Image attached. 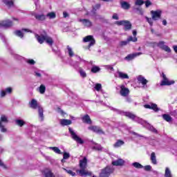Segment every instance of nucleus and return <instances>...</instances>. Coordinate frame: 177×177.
Masks as SVG:
<instances>
[{
    "mask_svg": "<svg viewBox=\"0 0 177 177\" xmlns=\"http://www.w3.org/2000/svg\"><path fill=\"white\" fill-rule=\"evenodd\" d=\"M124 115L126 117H128V118H130V120L135 121V122L140 124V125H142L144 128L149 129V131H151V132H153V133H157V129H156V128L151 126V124H150V123L147 122L146 120H143V119L136 116L135 114L131 112H124Z\"/></svg>",
    "mask_w": 177,
    "mask_h": 177,
    "instance_id": "1",
    "label": "nucleus"
},
{
    "mask_svg": "<svg viewBox=\"0 0 177 177\" xmlns=\"http://www.w3.org/2000/svg\"><path fill=\"white\" fill-rule=\"evenodd\" d=\"M66 53L68 55L69 57H75V59H71V61H69V64H71V66L74 67V68H78L80 63H84V64L85 63H86V61H85V59H82L81 57L76 55L74 53V50H73V48H71V46H66Z\"/></svg>",
    "mask_w": 177,
    "mask_h": 177,
    "instance_id": "2",
    "label": "nucleus"
},
{
    "mask_svg": "<svg viewBox=\"0 0 177 177\" xmlns=\"http://www.w3.org/2000/svg\"><path fill=\"white\" fill-rule=\"evenodd\" d=\"M39 34L40 35L35 34V38L39 44H42L46 42L47 45H49V46H52L53 45V39L46 34V31L41 30L39 31Z\"/></svg>",
    "mask_w": 177,
    "mask_h": 177,
    "instance_id": "3",
    "label": "nucleus"
},
{
    "mask_svg": "<svg viewBox=\"0 0 177 177\" xmlns=\"http://www.w3.org/2000/svg\"><path fill=\"white\" fill-rule=\"evenodd\" d=\"M79 167L80 169L77 170V172L79 173L80 176H92V172L86 170V167H88V159L86 157L80 160Z\"/></svg>",
    "mask_w": 177,
    "mask_h": 177,
    "instance_id": "4",
    "label": "nucleus"
},
{
    "mask_svg": "<svg viewBox=\"0 0 177 177\" xmlns=\"http://www.w3.org/2000/svg\"><path fill=\"white\" fill-rule=\"evenodd\" d=\"M162 13V11H161V10H151V17L152 18H149L147 17H145V19L147 21V23H149V26L151 27H153V20H154L155 21L157 20H160V19H161V15Z\"/></svg>",
    "mask_w": 177,
    "mask_h": 177,
    "instance_id": "5",
    "label": "nucleus"
},
{
    "mask_svg": "<svg viewBox=\"0 0 177 177\" xmlns=\"http://www.w3.org/2000/svg\"><path fill=\"white\" fill-rule=\"evenodd\" d=\"M30 107L31 109H33L34 110L38 109L39 113V118L40 121H44V108L41 107L39 104H38V102H37L36 100L32 99L30 102Z\"/></svg>",
    "mask_w": 177,
    "mask_h": 177,
    "instance_id": "6",
    "label": "nucleus"
},
{
    "mask_svg": "<svg viewBox=\"0 0 177 177\" xmlns=\"http://www.w3.org/2000/svg\"><path fill=\"white\" fill-rule=\"evenodd\" d=\"M68 131L72 139L75 140V142H76L79 145H84V141L82 140V139L80 138V136H78L76 133L74 132V130L71 127L68 128Z\"/></svg>",
    "mask_w": 177,
    "mask_h": 177,
    "instance_id": "7",
    "label": "nucleus"
},
{
    "mask_svg": "<svg viewBox=\"0 0 177 177\" xmlns=\"http://www.w3.org/2000/svg\"><path fill=\"white\" fill-rule=\"evenodd\" d=\"M114 172V169L110 167H106L105 169H102L100 174V177H109L111 174Z\"/></svg>",
    "mask_w": 177,
    "mask_h": 177,
    "instance_id": "8",
    "label": "nucleus"
},
{
    "mask_svg": "<svg viewBox=\"0 0 177 177\" xmlns=\"http://www.w3.org/2000/svg\"><path fill=\"white\" fill-rule=\"evenodd\" d=\"M83 42H90L88 46V49L91 46H93V45L96 44V41L95 40V38H93V35H88L83 38Z\"/></svg>",
    "mask_w": 177,
    "mask_h": 177,
    "instance_id": "9",
    "label": "nucleus"
},
{
    "mask_svg": "<svg viewBox=\"0 0 177 177\" xmlns=\"http://www.w3.org/2000/svg\"><path fill=\"white\" fill-rule=\"evenodd\" d=\"M162 77L163 80H162V82L160 83L161 86L174 85V84H175V81L169 80L168 78H167V76L165 75V74L162 73Z\"/></svg>",
    "mask_w": 177,
    "mask_h": 177,
    "instance_id": "10",
    "label": "nucleus"
},
{
    "mask_svg": "<svg viewBox=\"0 0 177 177\" xmlns=\"http://www.w3.org/2000/svg\"><path fill=\"white\" fill-rule=\"evenodd\" d=\"M88 129L89 131H92L95 133H97L98 135H104V131L99 126H90Z\"/></svg>",
    "mask_w": 177,
    "mask_h": 177,
    "instance_id": "11",
    "label": "nucleus"
},
{
    "mask_svg": "<svg viewBox=\"0 0 177 177\" xmlns=\"http://www.w3.org/2000/svg\"><path fill=\"white\" fill-rule=\"evenodd\" d=\"M114 76L115 78H120V80H129L128 74L118 70L114 73Z\"/></svg>",
    "mask_w": 177,
    "mask_h": 177,
    "instance_id": "12",
    "label": "nucleus"
},
{
    "mask_svg": "<svg viewBox=\"0 0 177 177\" xmlns=\"http://www.w3.org/2000/svg\"><path fill=\"white\" fill-rule=\"evenodd\" d=\"M2 122L8 123V117H6L5 115H1V118H0V129H1V132L5 133L8 130L6 129V128H5V127L3 126Z\"/></svg>",
    "mask_w": 177,
    "mask_h": 177,
    "instance_id": "13",
    "label": "nucleus"
},
{
    "mask_svg": "<svg viewBox=\"0 0 177 177\" xmlns=\"http://www.w3.org/2000/svg\"><path fill=\"white\" fill-rule=\"evenodd\" d=\"M138 84H142L143 89H147V83L149 81L145 78L142 75H139L137 77Z\"/></svg>",
    "mask_w": 177,
    "mask_h": 177,
    "instance_id": "14",
    "label": "nucleus"
},
{
    "mask_svg": "<svg viewBox=\"0 0 177 177\" xmlns=\"http://www.w3.org/2000/svg\"><path fill=\"white\" fill-rule=\"evenodd\" d=\"M31 15L32 16H34V17L36 19V20H38V21H45V20H46V15L44 14H38L32 12H31Z\"/></svg>",
    "mask_w": 177,
    "mask_h": 177,
    "instance_id": "15",
    "label": "nucleus"
},
{
    "mask_svg": "<svg viewBox=\"0 0 177 177\" xmlns=\"http://www.w3.org/2000/svg\"><path fill=\"white\" fill-rule=\"evenodd\" d=\"M120 94L121 95V96H123L124 97H127V96L129 95V88L125 87V85L124 84H122L121 86H120Z\"/></svg>",
    "mask_w": 177,
    "mask_h": 177,
    "instance_id": "16",
    "label": "nucleus"
},
{
    "mask_svg": "<svg viewBox=\"0 0 177 177\" xmlns=\"http://www.w3.org/2000/svg\"><path fill=\"white\" fill-rule=\"evenodd\" d=\"M13 92V88L12 87H8L4 90L0 91V97H5L7 95H10Z\"/></svg>",
    "mask_w": 177,
    "mask_h": 177,
    "instance_id": "17",
    "label": "nucleus"
},
{
    "mask_svg": "<svg viewBox=\"0 0 177 177\" xmlns=\"http://www.w3.org/2000/svg\"><path fill=\"white\" fill-rule=\"evenodd\" d=\"M13 26V22L10 19H7L5 21H1L0 22V27H4V28H9Z\"/></svg>",
    "mask_w": 177,
    "mask_h": 177,
    "instance_id": "18",
    "label": "nucleus"
},
{
    "mask_svg": "<svg viewBox=\"0 0 177 177\" xmlns=\"http://www.w3.org/2000/svg\"><path fill=\"white\" fill-rule=\"evenodd\" d=\"M144 107L145 109H149L151 110H153L155 113L160 111V108H158V106L156 104L151 103V104H145L144 105Z\"/></svg>",
    "mask_w": 177,
    "mask_h": 177,
    "instance_id": "19",
    "label": "nucleus"
},
{
    "mask_svg": "<svg viewBox=\"0 0 177 177\" xmlns=\"http://www.w3.org/2000/svg\"><path fill=\"white\" fill-rule=\"evenodd\" d=\"M140 55H143V53L140 52L129 54L124 58V60H127V62H131V60H133L135 57H138V56H140Z\"/></svg>",
    "mask_w": 177,
    "mask_h": 177,
    "instance_id": "20",
    "label": "nucleus"
},
{
    "mask_svg": "<svg viewBox=\"0 0 177 177\" xmlns=\"http://www.w3.org/2000/svg\"><path fill=\"white\" fill-rule=\"evenodd\" d=\"M28 29H22L21 30H15L14 32L15 35H17V37H19V38H23L24 37V34L23 32H28Z\"/></svg>",
    "mask_w": 177,
    "mask_h": 177,
    "instance_id": "21",
    "label": "nucleus"
},
{
    "mask_svg": "<svg viewBox=\"0 0 177 177\" xmlns=\"http://www.w3.org/2000/svg\"><path fill=\"white\" fill-rule=\"evenodd\" d=\"M43 175L44 177H56V176H55V174L52 172V170L49 169H45L43 171Z\"/></svg>",
    "mask_w": 177,
    "mask_h": 177,
    "instance_id": "22",
    "label": "nucleus"
},
{
    "mask_svg": "<svg viewBox=\"0 0 177 177\" xmlns=\"http://www.w3.org/2000/svg\"><path fill=\"white\" fill-rule=\"evenodd\" d=\"M125 145V142L122 140H117L116 142L113 145L114 149H120L122 146Z\"/></svg>",
    "mask_w": 177,
    "mask_h": 177,
    "instance_id": "23",
    "label": "nucleus"
},
{
    "mask_svg": "<svg viewBox=\"0 0 177 177\" xmlns=\"http://www.w3.org/2000/svg\"><path fill=\"white\" fill-rule=\"evenodd\" d=\"M125 164V160L119 158L116 160L112 162V165H115V167H121Z\"/></svg>",
    "mask_w": 177,
    "mask_h": 177,
    "instance_id": "24",
    "label": "nucleus"
},
{
    "mask_svg": "<svg viewBox=\"0 0 177 177\" xmlns=\"http://www.w3.org/2000/svg\"><path fill=\"white\" fill-rule=\"evenodd\" d=\"M82 122H84V124H92V120H91V117L88 114L82 116Z\"/></svg>",
    "mask_w": 177,
    "mask_h": 177,
    "instance_id": "25",
    "label": "nucleus"
},
{
    "mask_svg": "<svg viewBox=\"0 0 177 177\" xmlns=\"http://www.w3.org/2000/svg\"><path fill=\"white\" fill-rule=\"evenodd\" d=\"M59 124L60 125H62V127H66L67 125H71V124H73V122L67 119H61L59 120Z\"/></svg>",
    "mask_w": 177,
    "mask_h": 177,
    "instance_id": "26",
    "label": "nucleus"
},
{
    "mask_svg": "<svg viewBox=\"0 0 177 177\" xmlns=\"http://www.w3.org/2000/svg\"><path fill=\"white\" fill-rule=\"evenodd\" d=\"M120 6L124 10H128L131 8V4L125 1H122L120 2Z\"/></svg>",
    "mask_w": 177,
    "mask_h": 177,
    "instance_id": "27",
    "label": "nucleus"
},
{
    "mask_svg": "<svg viewBox=\"0 0 177 177\" xmlns=\"http://www.w3.org/2000/svg\"><path fill=\"white\" fill-rule=\"evenodd\" d=\"M89 64H91V73H93L94 74H96V73H99L100 71V68L99 66L93 65V61H91L89 62Z\"/></svg>",
    "mask_w": 177,
    "mask_h": 177,
    "instance_id": "28",
    "label": "nucleus"
},
{
    "mask_svg": "<svg viewBox=\"0 0 177 177\" xmlns=\"http://www.w3.org/2000/svg\"><path fill=\"white\" fill-rule=\"evenodd\" d=\"M77 69H78V73L80 74V77H82V78H86V72H85L82 68L78 66L76 70Z\"/></svg>",
    "mask_w": 177,
    "mask_h": 177,
    "instance_id": "29",
    "label": "nucleus"
},
{
    "mask_svg": "<svg viewBox=\"0 0 177 177\" xmlns=\"http://www.w3.org/2000/svg\"><path fill=\"white\" fill-rule=\"evenodd\" d=\"M123 26H124L125 31H128L129 30H131V28H132V24H131V22H129V21H124Z\"/></svg>",
    "mask_w": 177,
    "mask_h": 177,
    "instance_id": "30",
    "label": "nucleus"
},
{
    "mask_svg": "<svg viewBox=\"0 0 177 177\" xmlns=\"http://www.w3.org/2000/svg\"><path fill=\"white\" fill-rule=\"evenodd\" d=\"M80 21L85 26V27H91L92 22L89 19H80Z\"/></svg>",
    "mask_w": 177,
    "mask_h": 177,
    "instance_id": "31",
    "label": "nucleus"
},
{
    "mask_svg": "<svg viewBox=\"0 0 177 177\" xmlns=\"http://www.w3.org/2000/svg\"><path fill=\"white\" fill-rule=\"evenodd\" d=\"M150 160L153 165H157V157L156 156V153L152 152L151 153Z\"/></svg>",
    "mask_w": 177,
    "mask_h": 177,
    "instance_id": "32",
    "label": "nucleus"
},
{
    "mask_svg": "<svg viewBox=\"0 0 177 177\" xmlns=\"http://www.w3.org/2000/svg\"><path fill=\"white\" fill-rule=\"evenodd\" d=\"M3 2L8 8H12L14 6L13 0H3Z\"/></svg>",
    "mask_w": 177,
    "mask_h": 177,
    "instance_id": "33",
    "label": "nucleus"
},
{
    "mask_svg": "<svg viewBox=\"0 0 177 177\" xmlns=\"http://www.w3.org/2000/svg\"><path fill=\"white\" fill-rule=\"evenodd\" d=\"M162 117L163 120H165V121H167V122H171L172 121V118L168 114H163Z\"/></svg>",
    "mask_w": 177,
    "mask_h": 177,
    "instance_id": "34",
    "label": "nucleus"
},
{
    "mask_svg": "<svg viewBox=\"0 0 177 177\" xmlns=\"http://www.w3.org/2000/svg\"><path fill=\"white\" fill-rule=\"evenodd\" d=\"M50 150H53V151H55L57 154H62V151L59 149L57 147H50Z\"/></svg>",
    "mask_w": 177,
    "mask_h": 177,
    "instance_id": "35",
    "label": "nucleus"
},
{
    "mask_svg": "<svg viewBox=\"0 0 177 177\" xmlns=\"http://www.w3.org/2000/svg\"><path fill=\"white\" fill-rule=\"evenodd\" d=\"M35 76L37 78H41L42 77V74H44V71L41 70H37L34 72Z\"/></svg>",
    "mask_w": 177,
    "mask_h": 177,
    "instance_id": "36",
    "label": "nucleus"
},
{
    "mask_svg": "<svg viewBox=\"0 0 177 177\" xmlns=\"http://www.w3.org/2000/svg\"><path fill=\"white\" fill-rule=\"evenodd\" d=\"M15 123L18 127H23L24 125H26V122L23 120H16Z\"/></svg>",
    "mask_w": 177,
    "mask_h": 177,
    "instance_id": "37",
    "label": "nucleus"
},
{
    "mask_svg": "<svg viewBox=\"0 0 177 177\" xmlns=\"http://www.w3.org/2000/svg\"><path fill=\"white\" fill-rule=\"evenodd\" d=\"M132 165L134 167V168H137L138 169H142V168H143V165L138 162L132 163Z\"/></svg>",
    "mask_w": 177,
    "mask_h": 177,
    "instance_id": "38",
    "label": "nucleus"
},
{
    "mask_svg": "<svg viewBox=\"0 0 177 177\" xmlns=\"http://www.w3.org/2000/svg\"><path fill=\"white\" fill-rule=\"evenodd\" d=\"M165 177H172V174H171V170L168 167H166V169H165Z\"/></svg>",
    "mask_w": 177,
    "mask_h": 177,
    "instance_id": "39",
    "label": "nucleus"
},
{
    "mask_svg": "<svg viewBox=\"0 0 177 177\" xmlns=\"http://www.w3.org/2000/svg\"><path fill=\"white\" fill-rule=\"evenodd\" d=\"M46 17H48V19H55L56 13H55L54 12H51L48 13Z\"/></svg>",
    "mask_w": 177,
    "mask_h": 177,
    "instance_id": "40",
    "label": "nucleus"
},
{
    "mask_svg": "<svg viewBox=\"0 0 177 177\" xmlns=\"http://www.w3.org/2000/svg\"><path fill=\"white\" fill-rule=\"evenodd\" d=\"M138 41V38L136 37H132V36H129L128 38H127V41H129V42H136Z\"/></svg>",
    "mask_w": 177,
    "mask_h": 177,
    "instance_id": "41",
    "label": "nucleus"
},
{
    "mask_svg": "<svg viewBox=\"0 0 177 177\" xmlns=\"http://www.w3.org/2000/svg\"><path fill=\"white\" fill-rule=\"evenodd\" d=\"M64 171H65L67 174L69 175H71V176H75L76 174L75 172L73 171L72 170L67 169L66 168H63Z\"/></svg>",
    "mask_w": 177,
    "mask_h": 177,
    "instance_id": "42",
    "label": "nucleus"
},
{
    "mask_svg": "<svg viewBox=\"0 0 177 177\" xmlns=\"http://www.w3.org/2000/svg\"><path fill=\"white\" fill-rule=\"evenodd\" d=\"M39 91L40 93L44 94V93H45V91H46V87H45V85L41 84L39 86Z\"/></svg>",
    "mask_w": 177,
    "mask_h": 177,
    "instance_id": "43",
    "label": "nucleus"
},
{
    "mask_svg": "<svg viewBox=\"0 0 177 177\" xmlns=\"http://www.w3.org/2000/svg\"><path fill=\"white\" fill-rule=\"evenodd\" d=\"M129 133H131V135H133V136H135V138H145L143 136L135 132V131H129Z\"/></svg>",
    "mask_w": 177,
    "mask_h": 177,
    "instance_id": "44",
    "label": "nucleus"
},
{
    "mask_svg": "<svg viewBox=\"0 0 177 177\" xmlns=\"http://www.w3.org/2000/svg\"><path fill=\"white\" fill-rule=\"evenodd\" d=\"M93 149L94 150H97L98 151H100L102 150L103 148L102 147V145L96 144L94 147H93Z\"/></svg>",
    "mask_w": 177,
    "mask_h": 177,
    "instance_id": "45",
    "label": "nucleus"
},
{
    "mask_svg": "<svg viewBox=\"0 0 177 177\" xmlns=\"http://www.w3.org/2000/svg\"><path fill=\"white\" fill-rule=\"evenodd\" d=\"M145 3V1L143 0H136L135 2V5L136 6H142Z\"/></svg>",
    "mask_w": 177,
    "mask_h": 177,
    "instance_id": "46",
    "label": "nucleus"
},
{
    "mask_svg": "<svg viewBox=\"0 0 177 177\" xmlns=\"http://www.w3.org/2000/svg\"><path fill=\"white\" fill-rule=\"evenodd\" d=\"M26 62L30 66H34V64L36 63L34 59H26Z\"/></svg>",
    "mask_w": 177,
    "mask_h": 177,
    "instance_id": "47",
    "label": "nucleus"
},
{
    "mask_svg": "<svg viewBox=\"0 0 177 177\" xmlns=\"http://www.w3.org/2000/svg\"><path fill=\"white\" fill-rule=\"evenodd\" d=\"M63 158H64V160H68L70 158V153L64 152Z\"/></svg>",
    "mask_w": 177,
    "mask_h": 177,
    "instance_id": "48",
    "label": "nucleus"
},
{
    "mask_svg": "<svg viewBox=\"0 0 177 177\" xmlns=\"http://www.w3.org/2000/svg\"><path fill=\"white\" fill-rule=\"evenodd\" d=\"M95 91H97V92H99L100 91V89H102V84H99V83H97L95 85Z\"/></svg>",
    "mask_w": 177,
    "mask_h": 177,
    "instance_id": "49",
    "label": "nucleus"
},
{
    "mask_svg": "<svg viewBox=\"0 0 177 177\" xmlns=\"http://www.w3.org/2000/svg\"><path fill=\"white\" fill-rule=\"evenodd\" d=\"M165 44L164 41H160L157 45L160 49H162L166 46Z\"/></svg>",
    "mask_w": 177,
    "mask_h": 177,
    "instance_id": "50",
    "label": "nucleus"
},
{
    "mask_svg": "<svg viewBox=\"0 0 177 177\" xmlns=\"http://www.w3.org/2000/svg\"><path fill=\"white\" fill-rule=\"evenodd\" d=\"M106 70H110L111 71H114V67L112 65H106L105 66Z\"/></svg>",
    "mask_w": 177,
    "mask_h": 177,
    "instance_id": "51",
    "label": "nucleus"
},
{
    "mask_svg": "<svg viewBox=\"0 0 177 177\" xmlns=\"http://www.w3.org/2000/svg\"><path fill=\"white\" fill-rule=\"evenodd\" d=\"M162 50L167 52L168 53H171V48L168 47V46H165L164 48H162Z\"/></svg>",
    "mask_w": 177,
    "mask_h": 177,
    "instance_id": "52",
    "label": "nucleus"
},
{
    "mask_svg": "<svg viewBox=\"0 0 177 177\" xmlns=\"http://www.w3.org/2000/svg\"><path fill=\"white\" fill-rule=\"evenodd\" d=\"M97 9H100V4L97 3L95 6L93 7V12H96Z\"/></svg>",
    "mask_w": 177,
    "mask_h": 177,
    "instance_id": "53",
    "label": "nucleus"
},
{
    "mask_svg": "<svg viewBox=\"0 0 177 177\" xmlns=\"http://www.w3.org/2000/svg\"><path fill=\"white\" fill-rule=\"evenodd\" d=\"M128 44H129V42L127 39L126 41H122L120 42L121 46H125V45H128Z\"/></svg>",
    "mask_w": 177,
    "mask_h": 177,
    "instance_id": "54",
    "label": "nucleus"
},
{
    "mask_svg": "<svg viewBox=\"0 0 177 177\" xmlns=\"http://www.w3.org/2000/svg\"><path fill=\"white\" fill-rule=\"evenodd\" d=\"M143 168L145 171H151V165H146V166L143 167Z\"/></svg>",
    "mask_w": 177,
    "mask_h": 177,
    "instance_id": "55",
    "label": "nucleus"
},
{
    "mask_svg": "<svg viewBox=\"0 0 177 177\" xmlns=\"http://www.w3.org/2000/svg\"><path fill=\"white\" fill-rule=\"evenodd\" d=\"M151 1H150L149 0H147L145 1L146 8H149V6H151Z\"/></svg>",
    "mask_w": 177,
    "mask_h": 177,
    "instance_id": "56",
    "label": "nucleus"
},
{
    "mask_svg": "<svg viewBox=\"0 0 177 177\" xmlns=\"http://www.w3.org/2000/svg\"><path fill=\"white\" fill-rule=\"evenodd\" d=\"M111 110H113V111H116V113H118V114H121V113H122L121 111H120L119 109H117L115 108H113L111 107Z\"/></svg>",
    "mask_w": 177,
    "mask_h": 177,
    "instance_id": "57",
    "label": "nucleus"
},
{
    "mask_svg": "<svg viewBox=\"0 0 177 177\" xmlns=\"http://www.w3.org/2000/svg\"><path fill=\"white\" fill-rule=\"evenodd\" d=\"M0 167H2L4 169H6V165L3 163V162L1 161L0 159Z\"/></svg>",
    "mask_w": 177,
    "mask_h": 177,
    "instance_id": "58",
    "label": "nucleus"
},
{
    "mask_svg": "<svg viewBox=\"0 0 177 177\" xmlns=\"http://www.w3.org/2000/svg\"><path fill=\"white\" fill-rule=\"evenodd\" d=\"M124 23H125V21H116V24H118V26H124Z\"/></svg>",
    "mask_w": 177,
    "mask_h": 177,
    "instance_id": "59",
    "label": "nucleus"
},
{
    "mask_svg": "<svg viewBox=\"0 0 177 177\" xmlns=\"http://www.w3.org/2000/svg\"><path fill=\"white\" fill-rule=\"evenodd\" d=\"M112 19H113V20H118V15H117L116 13L113 14L112 16Z\"/></svg>",
    "mask_w": 177,
    "mask_h": 177,
    "instance_id": "60",
    "label": "nucleus"
},
{
    "mask_svg": "<svg viewBox=\"0 0 177 177\" xmlns=\"http://www.w3.org/2000/svg\"><path fill=\"white\" fill-rule=\"evenodd\" d=\"M58 113H59V114H61L62 115H64V114H66V113H64V111L60 108L58 109Z\"/></svg>",
    "mask_w": 177,
    "mask_h": 177,
    "instance_id": "61",
    "label": "nucleus"
},
{
    "mask_svg": "<svg viewBox=\"0 0 177 177\" xmlns=\"http://www.w3.org/2000/svg\"><path fill=\"white\" fill-rule=\"evenodd\" d=\"M126 102H127L128 103H131L132 102V100L131 99V97H127L126 98Z\"/></svg>",
    "mask_w": 177,
    "mask_h": 177,
    "instance_id": "62",
    "label": "nucleus"
},
{
    "mask_svg": "<svg viewBox=\"0 0 177 177\" xmlns=\"http://www.w3.org/2000/svg\"><path fill=\"white\" fill-rule=\"evenodd\" d=\"M63 16H64V17H68V13H67L66 12H63Z\"/></svg>",
    "mask_w": 177,
    "mask_h": 177,
    "instance_id": "63",
    "label": "nucleus"
},
{
    "mask_svg": "<svg viewBox=\"0 0 177 177\" xmlns=\"http://www.w3.org/2000/svg\"><path fill=\"white\" fill-rule=\"evenodd\" d=\"M174 50L176 52V53H177V46H174Z\"/></svg>",
    "mask_w": 177,
    "mask_h": 177,
    "instance_id": "64",
    "label": "nucleus"
}]
</instances>
